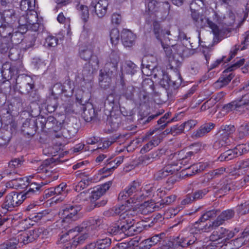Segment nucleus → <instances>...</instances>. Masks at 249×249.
Segmentation results:
<instances>
[{"label":"nucleus","instance_id":"1","mask_svg":"<svg viewBox=\"0 0 249 249\" xmlns=\"http://www.w3.org/2000/svg\"><path fill=\"white\" fill-rule=\"evenodd\" d=\"M216 211L211 210L204 213L190 228L189 231H183L177 237L176 243L181 247L184 248L194 244L196 240L197 234L205 232L203 229L205 228L204 223L207 220L216 216Z\"/></svg>","mask_w":249,"mask_h":249},{"label":"nucleus","instance_id":"61","mask_svg":"<svg viewBox=\"0 0 249 249\" xmlns=\"http://www.w3.org/2000/svg\"><path fill=\"white\" fill-rule=\"evenodd\" d=\"M249 210V206L246 202L237 207V211L240 214H246Z\"/></svg>","mask_w":249,"mask_h":249},{"label":"nucleus","instance_id":"26","mask_svg":"<svg viewBox=\"0 0 249 249\" xmlns=\"http://www.w3.org/2000/svg\"><path fill=\"white\" fill-rule=\"evenodd\" d=\"M107 124L110 126L111 131L116 130L120 126L121 123V117L120 114H113L111 112L110 116L107 117Z\"/></svg>","mask_w":249,"mask_h":249},{"label":"nucleus","instance_id":"11","mask_svg":"<svg viewBox=\"0 0 249 249\" xmlns=\"http://www.w3.org/2000/svg\"><path fill=\"white\" fill-rule=\"evenodd\" d=\"M234 215V212L232 210H228L223 212L216 219L212 222L204 225L205 228L203 229L205 231H210L213 228L217 227L222 225L226 220L231 219Z\"/></svg>","mask_w":249,"mask_h":249},{"label":"nucleus","instance_id":"16","mask_svg":"<svg viewBox=\"0 0 249 249\" xmlns=\"http://www.w3.org/2000/svg\"><path fill=\"white\" fill-rule=\"evenodd\" d=\"M108 2L107 0L92 1L90 6L94 9L96 15L99 18H103L107 12Z\"/></svg>","mask_w":249,"mask_h":249},{"label":"nucleus","instance_id":"9","mask_svg":"<svg viewBox=\"0 0 249 249\" xmlns=\"http://www.w3.org/2000/svg\"><path fill=\"white\" fill-rule=\"evenodd\" d=\"M221 129L222 132L221 134L220 138L215 141L213 144L215 149L230 145L231 142L229 136L235 130L234 126L233 125H223L221 127Z\"/></svg>","mask_w":249,"mask_h":249},{"label":"nucleus","instance_id":"46","mask_svg":"<svg viewBox=\"0 0 249 249\" xmlns=\"http://www.w3.org/2000/svg\"><path fill=\"white\" fill-rule=\"evenodd\" d=\"M249 238V226L247 227L242 232V236L233 241L234 244L238 243L236 245V248H238L243 245L244 242L243 238Z\"/></svg>","mask_w":249,"mask_h":249},{"label":"nucleus","instance_id":"36","mask_svg":"<svg viewBox=\"0 0 249 249\" xmlns=\"http://www.w3.org/2000/svg\"><path fill=\"white\" fill-rule=\"evenodd\" d=\"M76 8L83 21L85 22L88 21L89 18V11L88 6L82 4L77 5Z\"/></svg>","mask_w":249,"mask_h":249},{"label":"nucleus","instance_id":"32","mask_svg":"<svg viewBox=\"0 0 249 249\" xmlns=\"http://www.w3.org/2000/svg\"><path fill=\"white\" fill-rule=\"evenodd\" d=\"M81 226L86 227L85 230L83 231L84 233H80V232H78L79 233L77 234H73V235H71V237H73L74 243V244H75L76 246L79 244L83 243L84 241L89 237V234L86 233V231H87V229H89V227H88L87 224L86 223H83L80 226ZM73 245H74V244Z\"/></svg>","mask_w":249,"mask_h":249},{"label":"nucleus","instance_id":"12","mask_svg":"<svg viewBox=\"0 0 249 249\" xmlns=\"http://www.w3.org/2000/svg\"><path fill=\"white\" fill-rule=\"evenodd\" d=\"M234 235L232 231L224 228L217 229L214 231L210 236V240L212 242H223L229 240Z\"/></svg>","mask_w":249,"mask_h":249},{"label":"nucleus","instance_id":"31","mask_svg":"<svg viewBox=\"0 0 249 249\" xmlns=\"http://www.w3.org/2000/svg\"><path fill=\"white\" fill-rule=\"evenodd\" d=\"M238 156L239 155L237 151L235 148H234L233 149H229L222 153L218 157V160L220 161H228Z\"/></svg>","mask_w":249,"mask_h":249},{"label":"nucleus","instance_id":"62","mask_svg":"<svg viewBox=\"0 0 249 249\" xmlns=\"http://www.w3.org/2000/svg\"><path fill=\"white\" fill-rule=\"evenodd\" d=\"M140 237H136L130 241L129 244L131 247V249H140Z\"/></svg>","mask_w":249,"mask_h":249},{"label":"nucleus","instance_id":"58","mask_svg":"<svg viewBox=\"0 0 249 249\" xmlns=\"http://www.w3.org/2000/svg\"><path fill=\"white\" fill-rule=\"evenodd\" d=\"M204 6V2L202 0H194L190 4L191 11L198 10L199 8Z\"/></svg>","mask_w":249,"mask_h":249},{"label":"nucleus","instance_id":"23","mask_svg":"<svg viewBox=\"0 0 249 249\" xmlns=\"http://www.w3.org/2000/svg\"><path fill=\"white\" fill-rule=\"evenodd\" d=\"M38 17L37 13L34 11H29L25 17H21L19 20V24L22 25L27 26L31 24H34L37 22Z\"/></svg>","mask_w":249,"mask_h":249},{"label":"nucleus","instance_id":"13","mask_svg":"<svg viewBox=\"0 0 249 249\" xmlns=\"http://www.w3.org/2000/svg\"><path fill=\"white\" fill-rule=\"evenodd\" d=\"M120 61V56L118 51H112L109 56V60L105 65V70L108 75L112 74L115 72Z\"/></svg>","mask_w":249,"mask_h":249},{"label":"nucleus","instance_id":"25","mask_svg":"<svg viewBox=\"0 0 249 249\" xmlns=\"http://www.w3.org/2000/svg\"><path fill=\"white\" fill-rule=\"evenodd\" d=\"M122 221L119 225L120 234L124 233L126 231H128L126 234H130L132 231H135V227L132 223L131 219L128 217L127 219H121ZM131 233V234H132Z\"/></svg>","mask_w":249,"mask_h":249},{"label":"nucleus","instance_id":"44","mask_svg":"<svg viewBox=\"0 0 249 249\" xmlns=\"http://www.w3.org/2000/svg\"><path fill=\"white\" fill-rule=\"evenodd\" d=\"M13 30L9 25H2L0 26V36L6 38L12 36Z\"/></svg>","mask_w":249,"mask_h":249},{"label":"nucleus","instance_id":"55","mask_svg":"<svg viewBox=\"0 0 249 249\" xmlns=\"http://www.w3.org/2000/svg\"><path fill=\"white\" fill-rule=\"evenodd\" d=\"M10 136L7 131L2 133L0 131V146L7 145L10 141Z\"/></svg>","mask_w":249,"mask_h":249},{"label":"nucleus","instance_id":"60","mask_svg":"<svg viewBox=\"0 0 249 249\" xmlns=\"http://www.w3.org/2000/svg\"><path fill=\"white\" fill-rule=\"evenodd\" d=\"M140 186V183L138 181H134L130 187L126 190V191L131 196L133 193L138 191V188Z\"/></svg>","mask_w":249,"mask_h":249},{"label":"nucleus","instance_id":"21","mask_svg":"<svg viewBox=\"0 0 249 249\" xmlns=\"http://www.w3.org/2000/svg\"><path fill=\"white\" fill-rule=\"evenodd\" d=\"M121 38L123 45L125 47H130L134 44L136 36L131 31L124 29L122 32Z\"/></svg>","mask_w":249,"mask_h":249},{"label":"nucleus","instance_id":"49","mask_svg":"<svg viewBox=\"0 0 249 249\" xmlns=\"http://www.w3.org/2000/svg\"><path fill=\"white\" fill-rule=\"evenodd\" d=\"M80 57L84 60H89L92 55V52L88 47H85L80 50L79 52Z\"/></svg>","mask_w":249,"mask_h":249},{"label":"nucleus","instance_id":"30","mask_svg":"<svg viewBox=\"0 0 249 249\" xmlns=\"http://www.w3.org/2000/svg\"><path fill=\"white\" fill-rule=\"evenodd\" d=\"M26 231L31 242H33L40 236L43 238V235H46L48 233V231L43 228L36 229Z\"/></svg>","mask_w":249,"mask_h":249},{"label":"nucleus","instance_id":"52","mask_svg":"<svg viewBox=\"0 0 249 249\" xmlns=\"http://www.w3.org/2000/svg\"><path fill=\"white\" fill-rule=\"evenodd\" d=\"M57 178V177L55 176V177H53V178H51L50 179H49L48 180H46L44 182H41V183H39V184H37L36 183H31L29 186V189H33V190H38V193H40V188L42 186L48 184V183L50 182L51 181L56 179Z\"/></svg>","mask_w":249,"mask_h":249},{"label":"nucleus","instance_id":"43","mask_svg":"<svg viewBox=\"0 0 249 249\" xmlns=\"http://www.w3.org/2000/svg\"><path fill=\"white\" fill-rule=\"evenodd\" d=\"M17 238H13L15 241H17V245L19 243H22L23 244L26 245L31 242L26 231H23L21 234L18 235Z\"/></svg>","mask_w":249,"mask_h":249},{"label":"nucleus","instance_id":"33","mask_svg":"<svg viewBox=\"0 0 249 249\" xmlns=\"http://www.w3.org/2000/svg\"><path fill=\"white\" fill-rule=\"evenodd\" d=\"M213 127L214 124L213 123L205 124L201 126L200 128L195 132L194 135L196 137H201L210 132Z\"/></svg>","mask_w":249,"mask_h":249},{"label":"nucleus","instance_id":"27","mask_svg":"<svg viewBox=\"0 0 249 249\" xmlns=\"http://www.w3.org/2000/svg\"><path fill=\"white\" fill-rule=\"evenodd\" d=\"M238 184L236 182L227 181L226 183H221L218 187L217 192L221 195H225L228 191L231 190H235L238 187Z\"/></svg>","mask_w":249,"mask_h":249},{"label":"nucleus","instance_id":"34","mask_svg":"<svg viewBox=\"0 0 249 249\" xmlns=\"http://www.w3.org/2000/svg\"><path fill=\"white\" fill-rule=\"evenodd\" d=\"M136 65L131 61H126L122 67V71L127 74L133 75L137 71Z\"/></svg>","mask_w":249,"mask_h":249},{"label":"nucleus","instance_id":"59","mask_svg":"<svg viewBox=\"0 0 249 249\" xmlns=\"http://www.w3.org/2000/svg\"><path fill=\"white\" fill-rule=\"evenodd\" d=\"M124 159V156H120L116 158L114 160L110 161V163H115V165L111 166L110 168H107L106 169V171L107 170H110L111 169H114L117 168L120 164H121Z\"/></svg>","mask_w":249,"mask_h":249},{"label":"nucleus","instance_id":"10","mask_svg":"<svg viewBox=\"0 0 249 249\" xmlns=\"http://www.w3.org/2000/svg\"><path fill=\"white\" fill-rule=\"evenodd\" d=\"M22 202L23 199L21 194L12 192L6 196L1 207L7 211H11L13 208L21 204Z\"/></svg>","mask_w":249,"mask_h":249},{"label":"nucleus","instance_id":"42","mask_svg":"<svg viewBox=\"0 0 249 249\" xmlns=\"http://www.w3.org/2000/svg\"><path fill=\"white\" fill-rule=\"evenodd\" d=\"M111 43L112 45L116 46L119 42L120 39V33L118 29L113 28L109 33Z\"/></svg>","mask_w":249,"mask_h":249},{"label":"nucleus","instance_id":"38","mask_svg":"<svg viewBox=\"0 0 249 249\" xmlns=\"http://www.w3.org/2000/svg\"><path fill=\"white\" fill-rule=\"evenodd\" d=\"M35 0H22L20 2L21 10L24 11L34 10Z\"/></svg>","mask_w":249,"mask_h":249},{"label":"nucleus","instance_id":"14","mask_svg":"<svg viewBox=\"0 0 249 249\" xmlns=\"http://www.w3.org/2000/svg\"><path fill=\"white\" fill-rule=\"evenodd\" d=\"M244 63V59H239L237 60L233 64L229 67L223 71V74L222 76L219 78L218 82L222 83L223 85H226L229 83L233 78V75L232 73H230L228 74L227 73L240 67Z\"/></svg>","mask_w":249,"mask_h":249},{"label":"nucleus","instance_id":"15","mask_svg":"<svg viewBox=\"0 0 249 249\" xmlns=\"http://www.w3.org/2000/svg\"><path fill=\"white\" fill-rule=\"evenodd\" d=\"M68 87L69 89H66L60 83H57L54 84L52 89V95L53 96L54 99H57L58 97L64 93L66 96H70L72 94L73 89L71 87V82L68 83Z\"/></svg>","mask_w":249,"mask_h":249},{"label":"nucleus","instance_id":"39","mask_svg":"<svg viewBox=\"0 0 249 249\" xmlns=\"http://www.w3.org/2000/svg\"><path fill=\"white\" fill-rule=\"evenodd\" d=\"M29 78L24 79L23 82L19 86V90L22 94L29 92L34 88V85L29 82Z\"/></svg>","mask_w":249,"mask_h":249},{"label":"nucleus","instance_id":"24","mask_svg":"<svg viewBox=\"0 0 249 249\" xmlns=\"http://www.w3.org/2000/svg\"><path fill=\"white\" fill-rule=\"evenodd\" d=\"M197 121L195 120H190L186 122H185L180 125H175L171 127V131L175 132L177 130V133H181L184 131H188L192 128H193L196 124Z\"/></svg>","mask_w":249,"mask_h":249},{"label":"nucleus","instance_id":"41","mask_svg":"<svg viewBox=\"0 0 249 249\" xmlns=\"http://www.w3.org/2000/svg\"><path fill=\"white\" fill-rule=\"evenodd\" d=\"M9 177L10 178L11 180L6 183L7 188H14L21 186V182L23 180V178H17L14 176H10Z\"/></svg>","mask_w":249,"mask_h":249},{"label":"nucleus","instance_id":"22","mask_svg":"<svg viewBox=\"0 0 249 249\" xmlns=\"http://www.w3.org/2000/svg\"><path fill=\"white\" fill-rule=\"evenodd\" d=\"M86 228V227L81 226H78L75 227L74 229L70 230L66 233L61 236L60 239L58 241V244L61 246L67 243L71 239V235H73V233L74 232L77 231V232H81L82 231H84Z\"/></svg>","mask_w":249,"mask_h":249},{"label":"nucleus","instance_id":"5","mask_svg":"<svg viewBox=\"0 0 249 249\" xmlns=\"http://www.w3.org/2000/svg\"><path fill=\"white\" fill-rule=\"evenodd\" d=\"M194 152L193 151L187 152L185 157L182 158L178 160L177 162L166 165L155 174V178L157 179H161L178 171L182 167V165H183V163L186 164L188 162V157L192 155Z\"/></svg>","mask_w":249,"mask_h":249},{"label":"nucleus","instance_id":"63","mask_svg":"<svg viewBox=\"0 0 249 249\" xmlns=\"http://www.w3.org/2000/svg\"><path fill=\"white\" fill-rule=\"evenodd\" d=\"M107 115L103 111H101V110L95 112V120H97L98 121H104L106 119H107Z\"/></svg>","mask_w":249,"mask_h":249},{"label":"nucleus","instance_id":"6","mask_svg":"<svg viewBox=\"0 0 249 249\" xmlns=\"http://www.w3.org/2000/svg\"><path fill=\"white\" fill-rule=\"evenodd\" d=\"M56 120L52 116L48 117L47 119L44 117H40L38 118L36 123L33 122V124H29L27 123H24L23 125V129L22 130L27 135L32 136L34 135L36 131V125H40L42 129L47 127L49 129L51 127V124H54Z\"/></svg>","mask_w":249,"mask_h":249},{"label":"nucleus","instance_id":"4","mask_svg":"<svg viewBox=\"0 0 249 249\" xmlns=\"http://www.w3.org/2000/svg\"><path fill=\"white\" fill-rule=\"evenodd\" d=\"M211 8L205 9V10L202 11V15L200 17L199 13L197 10H193L192 11V17L194 20L197 22L199 25L202 27H209L212 29V31L214 36L219 35L220 30L218 29L216 26L215 25L214 23H213L211 19H213L212 15L209 14V12H207V14L205 11L210 9Z\"/></svg>","mask_w":249,"mask_h":249},{"label":"nucleus","instance_id":"19","mask_svg":"<svg viewBox=\"0 0 249 249\" xmlns=\"http://www.w3.org/2000/svg\"><path fill=\"white\" fill-rule=\"evenodd\" d=\"M239 50V48H237L236 46L235 48L231 50L230 53V56L227 57L226 56H223L222 57L216 59L213 63L209 65L208 62V57L205 56L207 62L208 63V67L209 70H212L218 67L220 65H224L225 63L229 62L237 53V52Z\"/></svg>","mask_w":249,"mask_h":249},{"label":"nucleus","instance_id":"50","mask_svg":"<svg viewBox=\"0 0 249 249\" xmlns=\"http://www.w3.org/2000/svg\"><path fill=\"white\" fill-rule=\"evenodd\" d=\"M226 172V168L224 167H221L218 169H215L213 171L209 172L207 174V177L208 179H212L213 178L219 177Z\"/></svg>","mask_w":249,"mask_h":249},{"label":"nucleus","instance_id":"53","mask_svg":"<svg viewBox=\"0 0 249 249\" xmlns=\"http://www.w3.org/2000/svg\"><path fill=\"white\" fill-rule=\"evenodd\" d=\"M85 95L82 90H79L76 94L77 101L83 107L88 103V98L85 97Z\"/></svg>","mask_w":249,"mask_h":249},{"label":"nucleus","instance_id":"47","mask_svg":"<svg viewBox=\"0 0 249 249\" xmlns=\"http://www.w3.org/2000/svg\"><path fill=\"white\" fill-rule=\"evenodd\" d=\"M58 38L53 36H48L45 39L44 46L48 48L54 47L58 44Z\"/></svg>","mask_w":249,"mask_h":249},{"label":"nucleus","instance_id":"56","mask_svg":"<svg viewBox=\"0 0 249 249\" xmlns=\"http://www.w3.org/2000/svg\"><path fill=\"white\" fill-rule=\"evenodd\" d=\"M117 103V96L115 93H110L107 97L106 103L110 105L112 108L114 107L115 104Z\"/></svg>","mask_w":249,"mask_h":249},{"label":"nucleus","instance_id":"18","mask_svg":"<svg viewBox=\"0 0 249 249\" xmlns=\"http://www.w3.org/2000/svg\"><path fill=\"white\" fill-rule=\"evenodd\" d=\"M22 161L19 158L12 159L9 162L8 166L3 172L4 177L16 176L18 175L17 169L22 164Z\"/></svg>","mask_w":249,"mask_h":249},{"label":"nucleus","instance_id":"40","mask_svg":"<svg viewBox=\"0 0 249 249\" xmlns=\"http://www.w3.org/2000/svg\"><path fill=\"white\" fill-rule=\"evenodd\" d=\"M162 139V138L160 135L154 137L152 140L143 146L142 150L145 152L149 151L153 146L158 145Z\"/></svg>","mask_w":249,"mask_h":249},{"label":"nucleus","instance_id":"45","mask_svg":"<svg viewBox=\"0 0 249 249\" xmlns=\"http://www.w3.org/2000/svg\"><path fill=\"white\" fill-rule=\"evenodd\" d=\"M126 206L122 204L121 206L116 207L114 209V212L116 214L120 215V219H124L126 218V216L128 215L127 211L125 209Z\"/></svg>","mask_w":249,"mask_h":249},{"label":"nucleus","instance_id":"37","mask_svg":"<svg viewBox=\"0 0 249 249\" xmlns=\"http://www.w3.org/2000/svg\"><path fill=\"white\" fill-rule=\"evenodd\" d=\"M83 112L82 116L86 122H90L94 120L95 111L93 107H91L88 109L83 107Z\"/></svg>","mask_w":249,"mask_h":249},{"label":"nucleus","instance_id":"8","mask_svg":"<svg viewBox=\"0 0 249 249\" xmlns=\"http://www.w3.org/2000/svg\"><path fill=\"white\" fill-rule=\"evenodd\" d=\"M176 198V196H171L157 202L152 200L145 201L141 204V214H146L158 209L163 207L164 205L173 202Z\"/></svg>","mask_w":249,"mask_h":249},{"label":"nucleus","instance_id":"51","mask_svg":"<svg viewBox=\"0 0 249 249\" xmlns=\"http://www.w3.org/2000/svg\"><path fill=\"white\" fill-rule=\"evenodd\" d=\"M17 241L12 238L0 245V249H15L17 248Z\"/></svg>","mask_w":249,"mask_h":249},{"label":"nucleus","instance_id":"20","mask_svg":"<svg viewBox=\"0 0 249 249\" xmlns=\"http://www.w3.org/2000/svg\"><path fill=\"white\" fill-rule=\"evenodd\" d=\"M112 183V181H109L99 187L94 188L90 196L91 201L94 202L98 199L109 189Z\"/></svg>","mask_w":249,"mask_h":249},{"label":"nucleus","instance_id":"2","mask_svg":"<svg viewBox=\"0 0 249 249\" xmlns=\"http://www.w3.org/2000/svg\"><path fill=\"white\" fill-rule=\"evenodd\" d=\"M153 25L156 37L160 42L167 56L170 57L171 55L176 53L180 56L183 55L185 51L187 50V47L179 43L170 47L169 38L166 36L170 35V31L161 30L160 28V25L157 22H155Z\"/></svg>","mask_w":249,"mask_h":249},{"label":"nucleus","instance_id":"29","mask_svg":"<svg viewBox=\"0 0 249 249\" xmlns=\"http://www.w3.org/2000/svg\"><path fill=\"white\" fill-rule=\"evenodd\" d=\"M208 192L207 189L197 190L194 193L193 196H187L181 203L182 204H188L194 200L202 198Z\"/></svg>","mask_w":249,"mask_h":249},{"label":"nucleus","instance_id":"7","mask_svg":"<svg viewBox=\"0 0 249 249\" xmlns=\"http://www.w3.org/2000/svg\"><path fill=\"white\" fill-rule=\"evenodd\" d=\"M249 109V95H244L240 99L224 105L221 113L224 115L234 109L239 112H244Z\"/></svg>","mask_w":249,"mask_h":249},{"label":"nucleus","instance_id":"28","mask_svg":"<svg viewBox=\"0 0 249 249\" xmlns=\"http://www.w3.org/2000/svg\"><path fill=\"white\" fill-rule=\"evenodd\" d=\"M163 235V233L156 234L150 238L144 240L141 242V249H149L159 242Z\"/></svg>","mask_w":249,"mask_h":249},{"label":"nucleus","instance_id":"48","mask_svg":"<svg viewBox=\"0 0 249 249\" xmlns=\"http://www.w3.org/2000/svg\"><path fill=\"white\" fill-rule=\"evenodd\" d=\"M96 244L98 249H105L110 245L111 239L109 238L98 239Z\"/></svg>","mask_w":249,"mask_h":249},{"label":"nucleus","instance_id":"57","mask_svg":"<svg viewBox=\"0 0 249 249\" xmlns=\"http://www.w3.org/2000/svg\"><path fill=\"white\" fill-rule=\"evenodd\" d=\"M39 194L38 190H33V189H28V191L24 194H21V196L23 201L26 198L31 197L38 195Z\"/></svg>","mask_w":249,"mask_h":249},{"label":"nucleus","instance_id":"64","mask_svg":"<svg viewBox=\"0 0 249 249\" xmlns=\"http://www.w3.org/2000/svg\"><path fill=\"white\" fill-rule=\"evenodd\" d=\"M74 239L73 237H71V239L67 243L61 246L62 249H73L76 247L75 244H74Z\"/></svg>","mask_w":249,"mask_h":249},{"label":"nucleus","instance_id":"54","mask_svg":"<svg viewBox=\"0 0 249 249\" xmlns=\"http://www.w3.org/2000/svg\"><path fill=\"white\" fill-rule=\"evenodd\" d=\"M239 156L249 151V142L244 144H239L235 147Z\"/></svg>","mask_w":249,"mask_h":249},{"label":"nucleus","instance_id":"35","mask_svg":"<svg viewBox=\"0 0 249 249\" xmlns=\"http://www.w3.org/2000/svg\"><path fill=\"white\" fill-rule=\"evenodd\" d=\"M125 204H130L131 207L134 210L139 209L140 207V196L139 193L126 200Z\"/></svg>","mask_w":249,"mask_h":249},{"label":"nucleus","instance_id":"17","mask_svg":"<svg viewBox=\"0 0 249 249\" xmlns=\"http://www.w3.org/2000/svg\"><path fill=\"white\" fill-rule=\"evenodd\" d=\"M80 210V207L77 205L67 206L60 213L63 218V221L69 222L70 220H75L77 218V213Z\"/></svg>","mask_w":249,"mask_h":249},{"label":"nucleus","instance_id":"3","mask_svg":"<svg viewBox=\"0 0 249 249\" xmlns=\"http://www.w3.org/2000/svg\"><path fill=\"white\" fill-rule=\"evenodd\" d=\"M209 12V14L212 15L213 20L218 24H215L218 29L220 30L219 35L214 36L215 37H218L220 36L225 31L228 30L227 26L231 25L235 21V15L231 12H230L226 16H223L220 12L215 11L213 8H210L205 11V13Z\"/></svg>","mask_w":249,"mask_h":249}]
</instances>
